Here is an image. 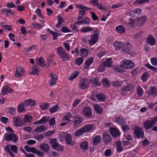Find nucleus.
I'll list each match as a JSON object with an SVG mask.
<instances>
[{"label":"nucleus","instance_id":"25","mask_svg":"<svg viewBox=\"0 0 157 157\" xmlns=\"http://www.w3.org/2000/svg\"><path fill=\"white\" fill-rule=\"evenodd\" d=\"M45 62L44 58L41 57L38 58L36 60L37 64L43 67H44L46 65Z\"/></svg>","mask_w":157,"mask_h":157},{"label":"nucleus","instance_id":"57","mask_svg":"<svg viewBox=\"0 0 157 157\" xmlns=\"http://www.w3.org/2000/svg\"><path fill=\"white\" fill-rule=\"evenodd\" d=\"M146 67L152 71L154 73H157V68L155 67L151 66L149 64H146Z\"/></svg>","mask_w":157,"mask_h":157},{"label":"nucleus","instance_id":"56","mask_svg":"<svg viewBox=\"0 0 157 157\" xmlns=\"http://www.w3.org/2000/svg\"><path fill=\"white\" fill-rule=\"evenodd\" d=\"M44 136L43 134H40L34 136V139L39 142L41 141L44 139Z\"/></svg>","mask_w":157,"mask_h":157},{"label":"nucleus","instance_id":"8","mask_svg":"<svg viewBox=\"0 0 157 157\" xmlns=\"http://www.w3.org/2000/svg\"><path fill=\"white\" fill-rule=\"evenodd\" d=\"M49 76L51 77V79L48 81V85L50 87H52L54 84H56L57 80V75L53 73L49 74Z\"/></svg>","mask_w":157,"mask_h":157},{"label":"nucleus","instance_id":"14","mask_svg":"<svg viewBox=\"0 0 157 157\" xmlns=\"http://www.w3.org/2000/svg\"><path fill=\"white\" fill-rule=\"evenodd\" d=\"M103 139L104 143L106 144H109L112 141L110 136L105 132H104L103 133Z\"/></svg>","mask_w":157,"mask_h":157},{"label":"nucleus","instance_id":"19","mask_svg":"<svg viewBox=\"0 0 157 157\" xmlns=\"http://www.w3.org/2000/svg\"><path fill=\"white\" fill-rule=\"evenodd\" d=\"M131 46V44L130 43H128L126 44L123 43V46L122 48V52L124 53H127L129 52Z\"/></svg>","mask_w":157,"mask_h":157},{"label":"nucleus","instance_id":"9","mask_svg":"<svg viewBox=\"0 0 157 157\" xmlns=\"http://www.w3.org/2000/svg\"><path fill=\"white\" fill-rule=\"evenodd\" d=\"M13 92V90L8 85L5 86L2 88L1 94L2 96H4L7 94H10Z\"/></svg>","mask_w":157,"mask_h":157},{"label":"nucleus","instance_id":"50","mask_svg":"<svg viewBox=\"0 0 157 157\" xmlns=\"http://www.w3.org/2000/svg\"><path fill=\"white\" fill-rule=\"evenodd\" d=\"M116 30L118 32L121 33H124L125 31V29L122 25H119L116 27Z\"/></svg>","mask_w":157,"mask_h":157},{"label":"nucleus","instance_id":"22","mask_svg":"<svg viewBox=\"0 0 157 157\" xmlns=\"http://www.w3.org/2000/svg\"><path fill=\"white\" fill-rule=\"evenodd\" d=\"M129 25L132 27H137L139 26L137 19L134 20L132 18L129 19Z\"/></svg>","mask_w":157,"mask_h":157},{"label":"nucleus","instance_id":"42","mask_svg":"<svg viewBox=\"0 0 157 157\" xmlns=\"http://www.w3.org/2000/svg\"><path fill=\"white\" fill-rule=\"evenodd\" d=\"M139 26H141L147 20V17H142L139 18L137 19Z\"/></svg>","mask_w":157,"mask_h":157},{"label":"nucleus","instance_id":"10","mask_svg":"<svg viewBox=\"0 0 157 157\" xmlns=\"http://www.w3.org/2000/svg\"><path fill=\"white\" fill-rule=\"evenodd\" d=\"M99 35L98 33L91 35L90 39L88 40L89 44L92 45L96 43L98 40Z\"/></svg>","mask_w":157,"mask_h":157},{"label":"nucleus","instance_id":"27","mask_svg":"<svg viewBox=\"0 0 157 157\" xmlns=\"http://www.w3.org/2000/svg\"><path fill=\"white\" fill-rule=\"evenodd\" d=\"M48 117L47 116L43 117L40 120L35 122L34 124L35 125L40 124L46 123L48 121Z\"/></svg>","mask_w":157,"mask_h":157},{"label":"nucleus","instance_id":"1","mask_svg":"<svg viewBox=\"0 0 157 157\" xmlns=\"http://www.w3.org/2000/svg\"><path fill=\"white\" fill-rule=\"evenodd\" d=\"M56 53L59 58L63 61H68L70 60V57L69 55L62 47H60L57 48Z\"/></svg>","mask_w":157,"mask_h":157},{"label":"nucleus","instance_id":"36","mask_svg":"<svg viewBox=\"0 0 157 157\" xmlns=\"http://www.w3.org/2000/svg\"><path fill=\"white\" fill-rule=\"evenodd\" d=\"M45 128L46 127L45 126L43 125H41L36 127L34 130V132H35L37 133H40L44 131Z\"/></svg>","mask_w":157,"mask_h":157},{"label":"nucleus","instance_id":"29","mask_svg":"<svg viewBox=\"0 0 157 157\" xmlns=\"http://www.w3.org/2000/svg\"><path fill=\"white\" fill-rule=\"evenodd\" d=\"M115 121L118 124L122 125L125 123V119L122 116L116 117L115 118Z\"/></svg>","mask_w":157,"mask_h":157},{"label":"nucleus","instance_id":"40","mask_svg":"<svg viewBox=\"0 0 157 157\" xmlns=\"http://www.w3.org/2000/svg\"><path fill=\"white\" fill-rule=\"evenodd\" d=\"M1 11L2 12L3 14L6 16H7L9 14H12L13 13L12 12L11 10L7 8L2 9Z\"/></svg>","mask_w":157,"mask_h":157},{"label":"nucleus","instance_id":"38","mask_svg":"<svg viewBox=\"0 0 157 157\" xmlns=\"http://www.w3.org/2000/svg\"><path fill=\"white\" fill-rule=\"evenodd\" d=\"M101 82L105 87H109L110 86V81L105 78H103L101 80Z\"/></svg>","mask_w":157,"mask_h":157},{"label":"nucleus","instance_id":"49","mask_svg":"<svg viewBox=\"0 0 157 157\" xmlns=\"http://www.w3.org/2000/svg\"><path fill=\"white\" fill-rule=\"evenodd\" d=\"M84 60L82 57L78 58L75 60V63L78 66L81 65L83 63Z\"/></svg>","mask_w":157,"mask_h":157},{"label":"nucleus","instance_id":"11","mask_svg":"<svg viewBox=\"0 0 157 157\" xmlns=\"http://www.w3.org/2000/svg\"><path fill=\"white\" fill-rule=\"evenodd\" d=\"M155 124V117L151 120H146L144 123V126L145 128L147 129L152 128Z\"/></svg>","mask_w":157,"mask_h":157},{"label":"nucleus","instance_id":"23","mask_svg":"<svg viewBox=\"0 0 157 157\" xmlns=\"http://www.w3.org/2000/svg\"><path fill=\"white\" fill-rule=\"evenodd\" d=\"M65 141L68 145H71L73 144L72 137L71 134H67L65 137Z\"/></svg>","mask_w":157,"mask_h":157},{"label":"nucleus","instance_id":"62","mask_svg":"<svg viewBox=\"0 0 157 157\" xmlns=\"http://www.w3.org/2000/svg\"><path fill=\"white\" fill-rule=\"evenodd\" d=\"M112 83L114 86L118 87L121 86V82H119L117 80L112 82Z\"/></svg>","mask_w":157,"mask_h":157},{"label":"nucleus","instance_id":"54","mask_svg":"<svg viewBox=\"0 0 157 157\" xmlns=\"http://www.w3.org/2000/svg\"><path fill=\"white\" fill-rule=\"evenodd\" d=\"M79 72L76 71L74 72L70 77L68 78V79L71 81L73 80L79 74Z\"/></svg>","mask_w":157,"mask_h":157},{"label":"nucleus","instance_id":"3","mask_svg":"<svg viewBox=\"0 0 157 157\" xmlns=\"http://www.w3.org/2000/svg\"><path fill=\"white\" fill-rule=\"evenodd\" d=\"M134 66V63L130 60H124L122 61L121 63V67L127 69H132Z\"/></svg>","mask_w":157,"mask_h":157},{"label":"nucleus","instance_id":"20","mask_svg":"<svg viewBox=\"0 0 157 157\" xmlns=\"http://www.w3.org/2000/svg\"><path fill=\"white\" fill-rule=\"evenodd\" d=\"M149 96H156L157 95V89L155 87H152L147 91Z\"/></svg>","mask_w":157,"mask_h":157},{"label":"nucleus","instance_id":"34","mask_svg":"<svg viewBox=\"0 0 157 157\" xmlns=\"http://www.w3.org/2000/svg\"><path fill=\"white\" fill-rule=\"evenodd\" d=\"M112 58H107L105 61L103 62V64L104 66L108 67H110L112 66Z\"/></svg>","mask_w":157,"mask_h":157},{"label":"nucleus","instance_id":"43","mask_svg":"<svg viewBox=\"0 0 157 157\" xmlns=\"http://www.w3.org/2000/svg\"><path fill=\"white\" fill-rule=\"evenodd\" d=\"M24 104L22 102L19 104L17 106V110L18 112L22 113L25 112V107Z\"/></svg>","mask_w":157,"mask_h":157},{"label":"nucleus","instance_id":"52","mask_svg":"<svg viewBox=\"0 0 157 157\" xmlns=\"http://www.w3.org/2000/svg\"><path fill=\"white\" fill-rule=\"evenodd\" d=\"M137 93L139 97H142L144 94V91L140 86H138L137 87Z\"/></svg>","mask_w":157,"mask_h":157},{"label":"nucleus","instance_id":"61","mask_svg":"<svg viewBox=\"0 0 157 157\" xmlns=\"http://www.w3.org/2000/svg\"><path fill=\"white\" fill-rule=\"evenodd\" d=\"M60 31L63 33H70L71 32V30L66 26L62 27L61 29L60 30Z\"/></svg>","mask_w":157,"mask_h":157},{"label":"nucleus","instance_id":"6","mask_svg":"<svg viewBox=\"0 0 157 157\" xmlns=\"http://www.w3.org/2000/svg\"><path fill=\"white\" fill-rule=\"evenodd\" d=\"M83 119L82 117L79 115L75 117L74 120L71 123H72L73 124V127L76 128L78 127L82 122Z\"/></svg>","mask_w":157,"mask_h":157},{"label":"nucleus","instance_id":"33","mask_svg":"<svg viewBox=\"0 0 157 157\" xmlns=\"http://www.w3.org/2000/svg\"><path fill=\"white\" fill-rule=\"evenodd\" d=\"M123 43L120 41H116L114 43V46L116 50L122 49Z\"/></svg>","mask_w":157,"mask_h":157},{"label":"nucleus","instance_id":"13","mask_svg":"<svg viewBox=\"0 0 157 157\" xmlns=\"http://www.w3.org/2000/svg\"><path fill=\"white\" fill-rule=\"evenodd\" d=\"M14 76L16 78H21L25 75V71L23 67H18L16 68Z\"/></svg>","mask_w":157,"mask_h":157},{"label":"nucleus","instance_id":"21","mask_svg":"<svg viewBox=\"0 0 157 157\" xmlns=\"http://www.w3.org/2000/svg\"><path fill=\"white\" fill-rule=\"evenodd\" d=\"M147 43L151 46L155 45L156 43L155 39L152 36L149 35L147 38Z\"/></svg>","mask_w":157,"mask_h":157},{"label":"nucleus","instance_id":"51","mask_svg":"<svg viewBox=\"0 0 157 157\" xmlns=\"http://www.w3.org/2000/svg\"><path fill=\"white\" fill-rule=\"evenodd\" d=\"M80 148L81 149L86 150L88 148V143L86 141L82 142L80 144Z\"/></svg>","mask_w":157,"mask_h":157},{"label":"nucleus","instance_id":"12","mask_svg":"<svg viewBox=\"0 0 157 157\" xmlns=\"http://www.w3.org/2000/svg\"><path fill=\"white\" fill-rule=\"evenodd\" d=\"M82 114L86 118H90L92 115L91 108L89 107H85L83 109Z\"/></svg>","mask_w":157,"mask_h":157},{"label":"nucleus","instance_id":"64","mask_svg":"<svg viewBox=\"0 0 157 157\" xmlns=\"http://www.w3.org/2000/svg\"><path fill=\"white\" fill-rule=\"evenodd\" d=\"M151 61L152 65L154 66L157 65V59L156 58L153 57L151 59Z\"/></svg>","mask_w":157,"mask_h":157},{"label":"nucleus","instance_id":"46","mask_svg":"<svg viewBox=\"0 0 157 157\" xmlns=\"http://www.w3.org/2000/svg\"><path fill=\"white\" fill-rule=\"evenodd\" d=\"M93 29L90 27H82L80 29V31L83 33H85L90 31H92Z\"/></svg>","mask_w":157,"mask_h":157},{"label":"nucleus","instance_id":"60","mask_svg":"<svg viewBox=\"0 0 157 157\" xmlns=\"http://www.w3.org/2000/svg\"><path fill=\"white\" fill-rule=\"evenodd\" d=\"M149 74L147 72H145L141 76V79L143 82L147 81L148 77Z\"/></svg>","mask_w":157,"mask_h":157},{"label":"nucleus","instance_id":"5","mask_svg":"<svg viewBox=\"0 0 157 157\" xmlns=\"http://www.w3.org/2000/svg\"><path fill=\"white\" fill-rule=\"evenodd\" d=\"M144 135V132L142 128L137 127L134 131V137L135 138L139 139L143 138Z\"/></svg>","mask_w":157,"mask_h":157},{"label":"nucleus","instance_id":"31","mask_svg":"<svg viewBox=\"0 0 157 157\" xmlns=\"http://www.w3.org/2000/svg\"><path fill=\"white\" fill-rule=\"evenodd\" d=\"M58 22L56 25V26L57 28H59L62 25H61L64 22V20L61 16H58L57 17Z\"/></svg>","mask_w":157,"mask_h":157},{"label":"nucleus","instance_id":"58","mask_svg":"<svg viewBox=\"0 0 157 157\" xmlns=\"http://www.w3.org/2000/svg\"><path fill=\"white\" fill-rule=\"evenodd\" d=\"M53 149L58 151H63L64 150L63 146L60 145L58 143L57 144V145H56Z\"/></svg>","mask_w":157,"mask_h":157},{"label":"nucleus","instance_id":"18","mask_svg":"<svg viewBox=\"0 0 157 157\" xmlns=\"http://www.w3.org/2000/svg\"><path fill=\"white\" fill-rule=\"evenodd\" d=\"M89 81L91 84L95 86H100L101 84L98 78L90 79Z\"/></svg>","mask_w":157,"mask_h":157},{"label":"nucleus","instance_id":"17","mask_svg":"<svg viewBox=\"0 0 157 157\" xmlns=\"http://www.w3.org/2000/svg\"><path fill=\"white\" fill-rule=\"evenodd\" d=\"M13 124L16 127H21L22 126L23 123L21 120L18 116L15 117L13 118Z\"/></svg>","mask_w":157,"mask_h":157},{"label":"nucleus","instance_id":"63","mask_svg":"<svg viewBox=\"0 0 157 157\" xmlns=\"http://www.w3.org/2000/svg\"><path fill=\"white\" fill-rule=\"evenodd\" d=\"M49 155L51 157H56L58 155V153L54 151H52L48 152Z\"/></svg>","mask_w":157,"mask_h":157},{"label":"nucleus","instance_id":"4","mask_svg":"<svg viewBox=\"0 0 157 157\" xmlns=\"http://www.w3.org/2000/svg\"><path fill=\"white\" fill-rule=\"evenodd\" d=\"M89 83L87 79L85 78L81 79L79 81L78 87L79 89L84 90L88 89L89 87Z\"/></svg>","mask_w":157,"mask_h":157},{"label":"nucleus","instance_id":"24","mask_svg":"<svg viewBox=\"0 0 157 157\" xmlns=\"http://www.w3.org/2000/svg\"><path fill=\"white\" fill-rule=\"evenodd\" d=\"M24 104L25 106H31L35 105L36 102L34 100L32 99H28L24 101Z\"/></svg>","mask_w":157,"mask_h":157},{"label":"nucleus","instance_id":"37","mask_svg":"<svg viewBox=\"0 0 157 157\" xmlns=\"http://www.w3.org/2000/svg\"><path fill=\"white\" fill-rule=\"evenodd\" d=\"M96 97L97 99L100 101H104L105 100V96L104 94L102 93L97 94Z\"/></svg>","mask_w":157,"mask_h":157},{"label":"nucleus","instance_id":"59","mask_svg":"<svg viewBox=\"0 0 157 157\" xmlns=\"http://www.w3.org/2000/svg\"><path fill=\"white\" fill-rule=\"evenodd\" d=\"M71 117L72 115L70 112H68L66 113L64 116V118L66 120L68 121H71L70 119L71 118Z\"/></svg>","mask_w":157,"mask_h":157},{"label":"nucleus","instance_id":"55","mask_svg":"<svg viewBox=\"0 0 157 157\" xmlns=\"http://www.w3.org/2000/svg\"><path fill=\"white\" fill-rule=\"evenodd\" d=\"M58 143L57 142V139L56 138H53L52 139L50 142V144L53 148L55 147L56 145H57Z\"/></svg>","mask_w":157,"mask_h":157},{"label":"nucleus","instance_id":"2","mask_svg":"<svg viewBox=\"0 0 157 157\" xmlns=\"http://www.w3.org/2000/svg\"><path fill=\"white\" fill-rule=\"evenodd\" d=\"M17 147L15 145H11L8 144L4 147V150L5 151L9 154L11 157H15V155L13 153H17Z\"/></svg>","mask_w":157,"mask_h":157},{"label":"nucleus","instance_id":"45","mask_svg":"<svg viewBox=\"0 0 157 157\" xmlns=\"http://www.w3.org/2000/svg\"><path fill=\"white\" fill-rule=\"evenodd\" d=\"M81 56L83 57H86L88 55V51L84 48H81L80 50Z\"/></svg>","mask_w":157,"mask_h":157},{"label":"nucleus","instance_id":"26","mask_svg":"<svg viewBox=\"0 0 157 157\" xmlns=\"http://www.w3.org/2000/svg\"><path fill=\"white\" fill-rule=\"evenodd\" d=\"M82 128L84 133L88 132L93 129L94 128V126L91 124H89L83 126Z\"/></svg>","mask_w":157,"mask_h":157},{"label":"nucleus","instance_id":"15","mask_svg":"<svg viewBox=\"0 0 157 157\" xmlns=\"http://www.w3.org/2000/svg\"><path fill=\"white\" fill-rule=\"evenodd\" d=\"M109 132L111 135L114 138L120 136V132L117 128H111L109 129Z\"/></svg>","mask_w":157,"mask_h":157},{"label":"nucleus","instance_id":"28","mask_svg":"<svg viewBox=\"0 0 157 157\" xmlns=\"http://www.w3.org/2000/svg\"><path fill=\"white\" fill-rule=\"evenodd\" d=\"M101 140V138L100 135L95 136L93 140V145L94 146H97L99 144Z\"/></svg>","mask_w":157,"mask_h":157},{"label":"nucleus","instance_id":"47","mask_svg":"<svg viewBox=\"0 0 157 157\" xmlns=\"http://www.w3.org/2000/svg\"><path fill=\"white\" fill-rule=\"evenodd\" d=\"M116 145L117 151L119 152L122 151L123 148L121 146V142L120 140H118L117 142Z\"/></svg>","mask_w":157,"mask_h":157},{"label":"nucleus","instance_id":"39","mask_svg":"<svg viewBox=\"0 0 157 157\" xmlns=\"http://www.w3.org/2000/svg\"><path fill=\"white\" fill-rule=\"evenodd\" d=\"M84 133L82 128H81L75 132L74 135L75 136L78 137L82 136Z\"/></svg>","mask_w":157,"mask_h":157},{"label":"nucleus","instance_id":"16","mask_svg":"<svg viewBox=\"0 0 157 157\" xmlns=\"http://www.w3.org/2000/svg\"><path fill=\"white\" fill-rule=\"evenodd\" d=\"M40 149L45 153H48L50 150V146L48 144L43 143L39 145Z\"/></svg>","mask_w":157,"mask_h":157},{"label":"nucleus","instance_id":"44","mask_svg":"<svg viewBox=\"0 0 157 157\" xmlns=\"http://www.w3.org/2000/svg\"><path fill=\"white\" fill-rule=\"evenodd\" d=\"M16 110V108H14L12 107L6 108L5 109L6 112L10 114H14Z\"/></svg>","mask_w":157,"mask_h":157},{"label":"nucleus","instance_id":"48","mask_svg":"<svg viewBox=\"0 0 157 157\" xmlns=\"http://www.w3.org/2000/svg\"><path fill=\"white\" fill-rule=\"evenodd\" d=\"M24 121L26 123H29L32 121V117L31 116L25 115L23 119Z\"/></svg>","mask_w":157,"mask_h":157},{"label":"nucleus","instance_id":"7","mask_svg":"<svg viewBox=\"0 0 157 157\" xmlns=\"http://www.w3.org/2000/svg\"><path fill=\"white\" fill-rule=\"evenodd\" d=\"M4 138L7 141H13L14 143L17 140L18 138L17 135L14 133H6L5 135Z\"/></svg>","mask_w":157,"mask_h":157},{"label":"nucleus","instance_id":"35","mask_svg":"<svg viewBox=\"0 0 157 157\" xmlns=\"http://www.w3.org/2000/svg\"><path fill=\"white\" fill-rule=\"evenodd\" d=\"M133 86L131 84H129L122 88L121 90L124 91H129L133 90Z\"/></svg>","mask_w":157,"mask_h":157},{"label":"nucleus","instance_id":"41","mask_svg":"<svg viewBox=\"0 0 157 157\" xmlns=\"http://www.w3.org/2000/svg\"><path fill=\"white\" fill-rule=\"evenodd\" d=\"M39 72V71L37 67L36 66H33L32 68V71L29 74L33 75H38Z\"/></svg>","mask_w":157,"mask_h":157},{"label":"nucleus","instance_id":"53","mask_svg":"<svg viewBox=\"0 0 157 157\" xmlns=\"http://www.w3.org/2000/svg\"><path fill=\"white\" fill-rule=\"evenodd\" d=\"M59 109V106L56 105L54 107L50 108L49 110L50 112L53 113L58 111Z\"/></svg>","mask_w":157,"mask_h":157},{"label":"nucleus","instance_id":"32","mask_svg":"<svg viewBox=\"0 0 157 157\" xmlns=\"http://www.w3.org/2000/svg\"><path fill=\"white\" fill-rule=\"evenodd\" d=\"M93 58L90 57L88 59H87L84 64V67L85 68H87L89 67L91 64L93 62Z\"/></svg>","mask_w":157,"mask_h":157},{"label":"nucleus","instance_id":"30","mask_svg":"<svg viewBox=\"0 0 157 157\" xmlns=\"http://www.w3.org/2000/svg\"><path fill=\"white\" fill-rule=\"evenodd\" d=\"M94 110L98 114H101L103 112V109L98 104H94L93 105Z\"/></svg>","mask_w":157,"mask_h":157}]
</instances>
